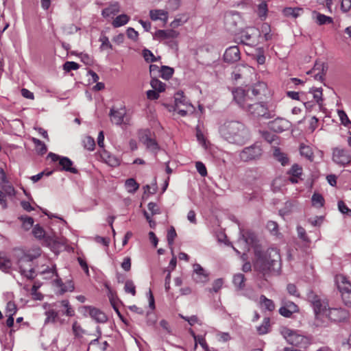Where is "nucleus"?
Listing matches in <instances>:
<instances>
[{
	"instance_id": "22",
	"label": "nucleus",
	"mask_w": 351,
	"mask_h": 351,
	"mask_svg": "<svg viewBox=\"0 0 351 351\" xmlns=\"http://www.w3.org/2000/svg\"><path fill=\"white\" fill-rule=\"evenodd\" d=\"M312 17L318 25H328L333 23V19L332 17L326 16L325 14L317 11L313 12Z\"/></svg>"
},
{
	"instance_id": "16",
	"label": "nucleus",
	"mask_w": 351,
	"mask_h": 351,
	"mask_svg": "<svg viewBox=\"0 0 351 351\" xmlns=\"http://www.w3.org/2000/svg\"><path fill=\"white\" fill-rule=\"evenodd\" d=\"M259 32L254 28H248L245 31H243L241 33L240 39L241 42L245 45H254L256 43L255 36H256Z\"/></svg>"
},
{
	"instance_id": "63",
	"label": "nucleus",
	"mask_w": 351,
	"mask_h": 351,
	"mask_svg": "<svg viewBox=\"0 0 351 351\" xmlns=\"http://www.w3.org/2000/svg\"><path fill=\"white\" fill-rule=\"evenodd\" d=\"M267 13V5L265 2H261L258 5V14L260 17H265Z\"/></svg>"
},
{
	"instance_id": "8",
	"label": "nucleus",
	"mask_w": 351,
	"mask_h": 351,
	"mask_svg": "<svg viewBox=\"0 0 351 351\" xmlns=\"http://www.w3.org/2000/svg\"><path fill=\"white\" fill-rule=\"evenodd\" d=\"M48 158H51L53 162H58L59 165L61 167V171H65L72 173H77V169L73 167V161L66 156H61L56 154L50 152L48 154Z\"/></svg>"
},
{
	"instance_id": "13",
	"label": "nucleus",
	"mask_w": 351,
	"mask_h": 351,
	"mask_svg": "<svg viewBox=\"0 0 351 351\" xmlns=\"http://www.w3.org/2000/svg\"><path fill=\"white\" fill-rule=\"evenodd\" d=\"M254 73V69L245 64H238L232 73V77L234 80L241 78H247Z\"/></svg>"
},
{
	"instance_id": "36",
	"label": "nucleus",
	"mask_w": 351,
	"mask_h": 351,
	"mask_svg": "<svg viewBox=\"0 0 351 351\" xmlns=\"http://www.w3.org/2000/svg\"><path fill=\"white\" fill-rule=\"evenodd\" d=\"M303 10L300 8H285L283 10V14L286 16H292L297 18L302 13Z\"/></svg>"
},
{
	"instance_id": "56",
	"label": "nucleus",
	"mask_w": 351,
	"mask_h": 351,
	"mask_svg": "<svg viewBox=\"0 0 351 351\" xmlns=\"http://www.w3.org/2000/svg\"><path fill=\"white\" fill-rule=\"evenodd\" d=\"M142 55L145 60L147 62H154L156 61V58L153 53L147 49L143 50Z\"/></svg>"
},
{
	"instance_id": "51",
	"label": "nucleus",
	"mask_w": 351,
	"mask_h": 351,
	"mask_svg": "<svg viewBox=\"0 0 351 351\" xmlns=\"http://www.w3.org/2000/svg\"><path fill=\"white\" fill-rule=\"evenodd\" d=\"M72 330L74 335L77 338L82 337L85 332L84 330L81 327L80 324H78V322L76 321L73 323Z\"/></svg>"
},
{
	"instance_id": "1",
	"label": "nucleus",
	"mask_w": 351,
	"mask_h": 351,
	"mask_svg": "<svg viewBox=\"0 0 351 351\" xmlns=\"http://www.w3.org/2000/svg\"><path fill=\"white\" fill-rule=\"evenodd\" d=\"M218 132L223 140L240 146L251 138L250 129L243 122L237 120L228 119L220 123Z\"/></svg>"
},
{
	"instance_id": "53",
	"label": "nucleus",
	"mask_w": 351,
	"mask_h": 351,
	"mask_svg": "<svg viewBox=\"0 0 351 351\" xmlns=\"http://www.w3.org/2000/svg\"><path fill=\"white\" fill-rule=\"evenodd\" d=\"M223 280L222 278H217L215 280L212 284V288L208 289L209 292L217 293L222 287Z\"/></svg>"
},
{
	"instance_id": "24",
	"label": "nucleus",
	"mask_w": 351,
	"mask_h": 351,
	"mask_svg": "<svg viewBox=\"0 0 351 351\" xmlns=\"http://www.w3.org/2000/svg\"><path fill=\"white\" fill-rule=\"evenodd\" d=\"M18 265L21 275L27 278H33L34 277L35 271L32 267V263H29V264H27L26 263L21 264L19 258Z\"/></svg>"
},
{
	"instance_id": "64",
	"label": "nucleus",
	"mask_w": 351,
	"mask_h": 351,
	"mask_svg": "<svg viewBox=\"0 0 351 351\" xmlns=\"http://www.w3.org/2000/svg\"><path fill=\"white\" fill-rule=\"evenodd\" d=\"M338 208L341 213L351 216V209H350L343 201H339Z\"/></svg>"
},
{
	"instance_id": "10",
	"label": "nucleus",
	"mask_w": 351,
	"mask_h": 351,
	"mask_svg": "<svg viewBox=\"0 0 351 351\" xmlns=\"http://www.w3.org/2000/svg\"><path fill=\"white\" fill-rule=\"evenodd\" d=\"M139 141L146 147L147 149L153 153H156L159 149L158 145L155 139L151 137L149 130L141 131L139 134Z\"/></svg>"
},
{
	"instance_id": "62",
	"label": "nucleus",
	"mask_w": 351,
	"mask_h": 351,
	"mask_svg": "<svg viewBox=\"0 0 351 351\" xmlns=\"http://www.w3.org/2000/svg\"><path fill=\"white\" fill-rule=\"evenodd\" d=\"M297 232H298V237L300 239H302L303 241H305V242L309 241L308 237L306 235V230L303 227H302L300 226H297Z\"/></svg>"
},
{
	"instance_id": "43",
	"label": "nucleus",
	"mask_w": 351,
	"mask_h": 351,
	"mask_svg": "<svg viewBox=\"0 0 351 351\" xmlns=\"http://www.w3.org/2000/svg\"><path fill=\"white\" fill-rule=\"evenodd\" d=\"M300 154L304 157H306L309 160H313V153L312 149L305 145H301L300 147Z\"/></svg>"
},
{
	"instance_id": "32",
	"label": "nucleus",
	"mask_w": 351,
	"mask_h": 351,
	"mask_svg": "<svg viewBox=\"0 0 351 351\" xmlns=\"http://www.w3.org/2000/svg\"><path fill=\"white\" fill-rule=\"evenodd\" d=\"M273 155L274 158L280 162L282 166H286L289 164V158L287 154L282 152L280 148L275 147L274 149Z\"/></svg>"
},
{
	"instance_id": "31",
	"label": "nucleus",
	"mask_w": 351,
	"mask_h": 351,
	"mask_svg": "<svg viewBox=\"0 0 351 351\" xmlns=\"http://www.w3.org/2000/svg\"><path fill=\"white\" fill-rule=\"evenodd\" d=\"M12 263L5 254L0 252V269L4 272H9L12 268Z\"/></svg>"
},
{
	"instance_id": "58",
	"label": "nucleus",
	"mask_w": 351,
	"mask_h": 351,
	"mask_svg": "<svg viewBox=\"0 0 351 351\" xmlns=\"http://www.w3.org/2000/svg\"><path fill=\"white\" fill-rule=\"evenodd\" d=\"M194 339H195V347L197 346V344L199 343L205 351L209 350V348L206 343V339L204 337H202L201 335H197V336L194 335Z\"/></svg>"
},
{
	"instance_id": "34",
	"label": "nucleus",
	"mask_w": 351,
	"mask_h": 351,
	"mask_svg": "<svg viewBox=\"0 0 351 351\" xmlns=\"http://www.w3.org/2000/svg\"><path fill=\"white\" fill-rule=\"evenodd\" d=\"M130 21V17L125 14L117 16L112 22L114 27H119L126 25Z\"/></svg>"
},
{
	"instance_id": "4",
	"label": "nucleus",
	"mask_w": 351,
	"mask_h": 351,
	"mask_svg": "<svg viewBox=\"0 0 351 351\" xmlns=\"http://www.w3.org/2000/svg\"><path fill=\"white\" fill-rule=\"evenodd\" d=\"M308 299L313 308L316 325L322 326V324L319 323V319H322L326 315L328 309L329 308H328V304L324 301L321 300L319 298L313 293L308 294Z\"/></svg>"
},
{
	"instance_id": "59",
	"label": "nucleus",
	"mask_w": 351,
	"mask_h": 351,
	"mask_svg": "<svg viewBox=\"0 0 351 351\" xmlns=\"http://www.w3.org/2000/svg\"><path fill=\"white\" fill-rule=\"evenodd\" d=\"M302 173V169L298 165H293L289 171V173L294 177L300 178Z\"/></svg>"
},
{
	"instance_id": "14",
	"label": "nucleus",
	"mask_w": 351,
	"mask_h": 351,
	"mask_svg": "<svg viewBox=\"0 0 351 351\" xmlns=\"http://www.w3.org/2000/svg\"><path fill=\"white\" fill-rule=\"evenodd\" d=\"M332 160L340 165L345 166L351 161V156L344 149L336 147L332 152Z\"/></svg>"
},
{
	"instance_id": "45",
	"label": "nucleus",
	"mask_w": 351,
	"mask_h": 351,
	"mask_svg": "<svg viewBox=\"0 0 351 351\" xmlns=\"http://www.w3.org/2000/svg\"><path fill=\"white\" fill-rule=\"evenodd\" d=\"M32 141L34 142L36 146V152H38V154L43 155L47 152V148L43 142L36 138H33Z\"/></svg>"
},
{
	"instance_id": "2",
	"label": "nucleus",
	"mask_w": 351,
	"mask_h": 351,
	"mask_svg": "<svg viewBox=\"0 0 351 351\" xmlns=\"http://www.w3.org/2000/svg\"><path fill=\"white\" fill-rule=\"evenodd\" d=\"M254 268L264 276L278 274L281 269V258L277 248L270 247L262 252L258 249L254 252Z\"/></svg>"
},
{
	"instance_id": "29",
	"label": "nucleus",
	"mask_w": 351,
	"mask_h": 351,
	"mask_svg": "<svg viewBox=\"0 0 351 351\" xmlns=\"http://www.w3.org/2000/svg\"><path fill=\"white\" fill-rule=\"evenodd\" d=\"M53 306L56 307H63L64 311H62V313L68 317H73L75 315V311L67 300H63L54 303Z\"/></svg>"
},
{
	"instance_id": "15",
	"label": "nucleus",
	"mask_w": 351,
	"mask_h": 351,
	"mask_svg": "<svg viewBox=\"0 0 351 351\" xmlns=\"http://www.w3.org/2000/svg\"><path fill=\"white\" fill-rule=\"evenodd\" d=\"M325 317L333 322H343L348 317V312L343 308H328Z\"/></svg>"
},
{
	"instance_id": "40",
	"label": "nucleus",
	"mask_w": 351,
	"mask_h": 351,
	"mask_svg": "<svg viewBox=\"0 0 351 351\" xmlns=\"http://www.w3.org/2000/svg\"><path fill=\"white\" fill-rule=\"evenodd\" d=\"M245 276L242 274H235L233 277V284L238 289H243L245 287Z\"/></svg>"
},
{
	"instance_id": "39",
	"label": "nucleus",
	"mask_w": 351,
	"mask_h": 351,
	"mask_svg": "<svg viewBox=\"0 0 351 351\" xmlns=\"http://www.w3.org/2000/svg\"><path fill=\"white\" fill-rule=\"evenodd\" d=\"M46 319L45 320V324L48 323H55L58 317V312L55 309H49L45 312Z\"/></svg>"
},
{
	"instance_id": "27",
	"label": "nucleus",
	"mask_w": 351,
	"mask_h": 351,
	"mask_svg": "<svg viewBox=\"0 0 351 351\" xmlns=\"http://www.w3.org/2000/svg\"><path fill=\"white\" fill-rule=\"evenodd\" d=\"M149 16L152 21L160 20L164 23H167L168 20V12L165 10H151L149 11Z\"/></svg>"
},
{
	"instance_id": "9",
	"label": "nucleus",
	"mask_w": 351,
	"mask_h": 351,
	"mask_svg": "<svg viewBox=\"0 0 351 351\" xmlns=\"http://www.w3.org/2000/svg\"><path fill=\"white\" fill-rule=\"evenodd\" d=\"M209 276L210 273L199 264L193 265L192 278L195 282L204 285L209 281Z\"/></svg>"
},
{
	"instance_id": "42",
	"label": "nucleus",
	"mask_w": 351,
	"mask_h": 351,
	"mask_svg": "<svg viewBox=\"0 0 351 351\" xmlns=\"http://www.w3.org/2000/svg\"><path fill=\"white\" fill-rule=\"evenodd\" d=\"M309 94L313 97L315 102L322 105V89L321 88H312L309 90Z\"/></svg>"
},
{
	"instance_id": "50",
	"label": "nucleus",
	"mask_w": 351,
	"mask_h": 351,
	"mask_svg": "<svg viewBox=\"0 0 351 351\" xmlns=\"http://www.w3.org/2000/svg\"><path fill=\"white\" fill-rule=\"evenodd\" d=\"M83 145L86 149L93 151L95 146V140L91 136H86L83 140Z\"/></svg>"
},
{
	"instance_id": "38",
	"label": "nucleus",
	"mask_w": 351,
	"mask_h": 351,
	"mask_svg": "<svg viewBox=\"0 0 351 351\" xmlns=\"http://www.w3.org/2000/svg\"><path fill=\"white\" fill-rule=\"evenodd\" d=\"M125 186L127 191L130 193H134L139 187L138 184L133 178L126 180Z\"/></svg>"
},
{
	"instance_id": "3",
	"label": "nucleus",
	"mask_w": 351,
	"mask_h": 351,
	"mask_svg": "<svg viewBox=\"0 0 351 351\" xmlns=\"http://www.w3.org/2000/svg\"><path fill=\"white\" fill-rule=\"evenodd\" d=\"M250 114L256 118L269 119L274 117L275 114L270 110L263 102L250 103L245 109Z\"/></svg>"
},
{
	"instance_id": "26",
	"label": "nucleus",
	"mask_w": 351,
	"mask_h": 351,
	"mask_svg": "<svg viewBox=\"0 0 351 351\" xmlns=\"http://www.w3.org/2000/svg\"><path fill=\"white\" fill-rule=\"evenodd\" d=\"M119 12V4L117 2H114L110 3L108 7L104 8L101 12V15L104 18H113Z\"/></svg>"
},
{
	"instance_id": "60",
	"label": "nucleus",
	"mask_w": 351,
	"mask_h": 351,
	"mask_svg": "<svg viewBox=\"0 0 351 351\" xmlns=\"http://www.w3.org/2000/svg\"><path fill=\"white\" fill-rule=\"evenodd\" d=\"M287 290L288 293H289V295H291L293 297L300 298V293H299L296 286L294 284H291V283L288 284L287 286Z\"/></svg>"
},
{
	"instance_id": "11",
	"label": "nucleus",
	"mask_w": 351,
	"mask_h": 351,
	"mask_svg": "<svg viewBox=\"0 0 351 351\" xmlns=\"http://www.w3.org/2000/svg\"><path fill=\"white\" fill-rule=\"evenodd\" d=\"M232 95L235 102L244 110L247 106L252 102V99L250 97L248 93L241 88H237L232 90Z\"/></svg>"
},
{
	"instance_id": "12",
	"label": "nucleus",
	"mask_w": 351,
	"mask_h": 351,
	"mask_svg": "<svg viewBox=\"0 0 351 351\" xmlns=\"http://www.w3.org/2000/svg\"><path fill=\"white\" fill-rule=\"evenodd\" d=\"M125 114V108L111 109L109 114L112 123L117 125L130 124V119Z\"/></svg>"
},
{
	"instance_id": "5",
	"label": "nucleus",
	"mask_w": 351,
	"mask_h": 351,
	"mask_svg": "<svg viewBox=\"0 0 351 351\" xmlns=\"http://www.w3.org/2000/svg\"><path fill=\"white\" fill-rule=\"evenodd\" d=\"M280 334L288 343L294 346L304 347L308 343L306 337L287 327L280 329Z\"/></svg>"
},
{
	"instance_id": "52",
	"label": "nucleus",
	"mask_w": 351,
	"mask_h": 351,
	"mask_svg": "<svg viewBox=\"0 0 351 351\" xmlns=\"http://www.w3.org/2000/svg\"><path fill=\"white\" fill-rule=\"evenodd\" d=\"M337 114L341 124H343L344 126H348V125L351 124V121H350L347 114L344 110H338Z\"/></svg>"
},
{
	"instance_id": "7",
	"label": "nucleus",
	"mask_w": 351,
	"mask_h": 351,
	"mask_svg": "<svg viewBox=\"0 0 351 351\" xmlns=\"http://www.w3.org/2000/svg\"><path fill=\"white\" fill-rule=\"evenodd\" d=\"M80 311L84 317H90L97 323L104 324L108 320L106 313L94 306H83Z\"/></svg>"
},
{
	"instance_id": "44",
	"label": "nucleus",
	"mask_w": 351,
	"mask_h": 351,
	"mask_svg": "<svg viewBox=\"0 0 351 351\" xmlns=\"http://www.w3.org/2000/svg\"><path fill=\"white\" fill-rule=\"evenodd\" d=\"M270 319L269 317L264 318L261 325L257 326L256 330L259 335H265L268 332Z\"/></svg>"
},
{
	"instance_id": "18",
	"label": "nucleus",
	"mask_w": 351,
	"mask_h": 351,
	"mask_svg": "<svg viewBox=\"0 0 351 351\" xmlns=\"http://www.w3.org/2000/svg\"><path fill=\"white\" fill-rule=\"evenodd\" d=\"M240 59V51L237 46H232L228 48L224 54L223 60L226 62L233 63Z\"/></svg>"
},
{
	"instance_id": "6",
	"label": "nucleus",
	"mask_w": 351,
	"mask_h": 351,
	"mask_svg": "<svg viewBox=\"0 0 351 351\" xmlns=\"http://www.w3.org/2000/svg\"><path fill=\"white\" fill-rule=\"evenodd\" d=\"M263 154L261 146L254 143L242 149L239 154V158L242 161L249 162L258 160Z\"/></svg>"
},
{
	"instance_id": "55",
	"label": "nucleus",
	"mask_w": 351,
	"mask_h": 351,
	"mask_svg": "<svg viewBox=\"0 0 351 351\" xmlns=\"http://www.w3.org/2000/svg\"><path fill=\"white\" fill-rule=\"evenodd\" d=\"M324 220V216H315L308 219V222L314 227H319L323 223Z\"/></svg>"
},
{
	"instance_id": "46",
	"label": "nucleus",
	"mask_w": 351,
	"mask_h": 351,
	"mask_svg": "<svg viewBox=\"0 0 351 351\" xmlns=\"http://www.w3.org/2000/svg\"><path fill=\"white\" fill-rule=\"evenodd\" d=\"M41 274L47 275L46 278H51L54 276H58V274L56 271V267L55 265H53L51 267L47 266L46 267L43 268L40 271Z\"/></svg>"
},
{
	"instance_id": "61",
	"label": "nucleus",
	"mask_w": 351,
	"mask_h": 351,
	"mask_svg": "<svg viewBox=\"0 0 351 351\" xmlns=\"http://www.w3.org/2000/svg\"><path fill=\"white\" fill-rule=\"evenodd\" d=\"M216 335L218 341L220 342L225 343L231 339L230 335L228 332L219 331Z\"/></svg>"
},
{
	"instance_id": "33",
	"label": "nucleus",
	"mask_w": 351,
	"mask_h": 351,
	"mask_svg": "<svg viewBox=\"0 0 351 351\" xmlns=\"http://www.w3.org/2000/svg\"><path fill=\"white\" fill-rule=\"evenodd\" d=\"M256 241V235L251 232H247L242 234V238L240 239V242H243L246 244L247 247L252 246Z\"/></svg>"
},
{
	"instance_id": "21",
	"label": "nucleus",
	"mask_w": 351,
	"mask_h": 351,
	"mask_svg": "<svg viewBox=\"0 0 351 351\" xmlns=\"http://www.w3.org/2000/svg\"><path fill=\"white\" fill-rule=\"evenodd\" d=\"M41 254V250L40 247H34L27 251L22 257L20 258V263L23 264L26 263L29 264L32 261Z\"/></svg>"
},
{
	"instance_id": "41",
	"label": "nucleus",
	"mask_w": 351,
	"mask_h": 351,
	"mask_svg": "<svg viewBox=\"0 0 351 351\" xmlns=\"http://www.w3.org/2000/svg\"><path fill=\"white\" fill-rule=\"evenodd\" d=\"M150 85L153 89L159 93L164 92L166 88V84L156 78L152 79Z\"/></svg>"
},
{
	"instance_id": "49",
	"label": "nucleus",
	"mask_w": 351,
	"mask_h": 351,
	"mask_svg": "<svg viewBox=\"0 0 351 351\" xmlns=\"http://www.w3.org/2000/svg\"><path fill=\"white\" fill-rule=\"evenodd\" d=\"M173 73V69L167 66H162L160 69V76L165 80H169Z\"/></svg>"
},
{
	"instance_id": "57",
	"label": "nucleus",
	"mask_w": 351,
	"mask_h": 351,
	"mask_svg": "<svg viewBox=\"0 0 351 351\" xmlns=\"http://www.w3.org/2000/svg\"><path fill=\"white\" fill-rule=\"evenodd\" d=\"M1 186L3 192L8 196H14L15 195V190L14 188L8 184H1Z\"/></svg>"
},
{
	"instance_id": "28",
	"label": "nucleus",
	"mask_w": 351,
	"mask_h": 351,
	"mask_svg": "<svg viewBox=\"0 0 351 351\" xmlns=\"http://www.w3.org/2000/svg\"><path fill=\"white\" fill-rule=\"evenodd\" d=\"M175 107L186 106V108H193L192 105L188 102L183 92L178 91L174 95Z\"/></svg>"
},
{
	"instance_id": "37",
	"label": "nucleus",
	"mask_w": 351,
	"mask_h": 351,
	"mask_svg": "<svg viewBox=\"0 0 351 351\" xmlns=\"http://www.w3.org/2000/svg\"><path fill=\"white\" fill-rule=\"evenodd\" d=\"M311 202L314 207L319 208L324 206L325 200L321 194L318 193H314L311 197Z\"/></svg>"
},
{
	"instance_id": "20",
	"label": "nucleus",
	"mask_w": 351,
	"mask_h": 351,
	"mask_svg": "<svg viewBox=\"0 0 351 351\" xmlns=\"http://www.w3.org/2000/svg\"><path fill=\"white\" fill-rule=\"evenodd\" d=\"M298 311L299 308L294 302L287 301L280 308L279 313L285 317H290L293 313H297Z\"/></svg>"
},
{
	"instance_id": "48",
	"label": "nucleus",
	"mask_w": 351,
	"mask_h": 351,
	"mask_svg": "<svg viewBox=\"0 0 351 351\" xmlns=\"http://www.w3.org/2000/svg\"><path fill=\"white\" fill-rule=\"evenodd\" d=\"M32 234L36 239H42L45 238V231L40 226L36 224L33 228Z\"/></svg>"
},
{
	"instance_id": "17",
	"label": "nucleus",
	"mask_w": 351,
	"mask_h": 351,
	"mask_svg": "<svg viewBox=\"0 0 351 351\" xmlns=\"http://www.w3.org/2000/svg\"><path fill=\"white\" fill-rule=\"evenodd\" d=\"M291 125V124L288 120L282 118H277L269 123L270 129L277 133L289 130Z\"/></svg>"
},
{
	"instance_id": "54",
	"label": "nucleus",
	"mask_w": 351,
	"mask_h": 351,
	"mask_svg": "<svg viewBox=\"0 0 351 351\" xmlns=\"http://www.w3.org/2000/svg\"><path fill=\"white\" fill-rule=\"evenodd\" d=\"M124 290L126 293H131L132 295L136 294V287L131 280H126L124 286Z\"/></svg>"
},
{
	"instance_id": "47",
	"label": "nucleus",
	"mask_w": 351,
	"mask_h": 351,
	"mask_svg": "<svg viewBox=\"0 0 351 351\" xmlns=\"http://www.w3.org/2000/svg\"><path fill=\"white\" fill-rule=\"evenodd\" d=\"M20 220L23 223V228L25 230H29L34 224V219L31 217L28 216H21L19 217Z\"/></svg>"
},
{
	"instance_id": "23",
	"label": "nucleus",
	"mask_w": 351,
	"mask_h": 351,
	"mask_svg": "<svg viewBox=\"0 0 351 351\" xmlns=\"http://www.w3.org/2000/svg\"><path fill=\"white\" fill-rule=\"evenodd\" d=\"M179 33L173 29H159L155 32L154 38L158 40H165L168 38H177Z\"/></svg>"
},
{
	"instance_id": "30",
	"label": "nucleus",
	"mask_w": 351,
	"mask_h": 351,
	"mask_svg": "<svg viewBox=\"0 0 351 351\" xmlns=\"http://www.w3.org/2000/svg\"><path fill=\"white\" fill-rule=\"evenodd\" d=\"M252 94L254 97L265 95L267 91V84L263 82H258L251 88Z\"/></svg>"
},
{
	"instance_id": "25",
	"label": "nucleus",
	"mask_w": 351,
	"mask_h": 351,
	"mask_svg": "<svg viewBox=\"0 0 351 351\" xmlns=\"http://www.w3.org/2000/svg\"><path fill=\"white\" fill-rule=\"evenodd\" d=\"M336 282L341 294L343 292L351 291V283L348 280L347 278L343 275H339L336 277Z\"/></svg>"
},
{
	"instance_id": "35",
	"label": "nucleus",
	"mask_w": 351,
	"mask_h": 351,
	"mask_svg": "<svg viewBox=\"0 0 351 351\" xmlns=\"http://www.w3.org/2000/svg\"><path fill=\"white\" fill-rule=\"evenodd\" d=\"M261 307L265 310L272 311L275 308V304L274 302L267 298L265 295H262L260 297Z\"/></svg>"
},
{
	"instance_id": "19",
	"label": "nucleus",
	"mask_w": 351,
	"mask_h": 351,
	"mask_svg": "<svg viewBox=\"0 0 351 351\" xmlns=\"http://www.w3.org/2000/svg\"><path fill=\"white\" fill-rule=\"evenodd\" d=\"M240 17L237 12H230L225 14V25L230 32H234Z\"/></svg>"
}]
</instances>
